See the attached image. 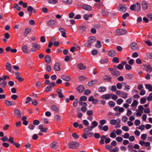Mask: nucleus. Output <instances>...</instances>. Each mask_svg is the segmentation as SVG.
I'll return each instance as SVG.
<instances>
[{
	"label": "nucleus",
	"instance_id": "nucleus-1",
	"mask_svg": "<svg viewBox=\"0 0 152 152\" xmlns=\"http://www.w3.org/2000/svg\"><path fill=\"white\" fill-rule=\"evenodd\" d=\"M96 41L95 38L93 36L89 38L88 40L85 44V46L86 47L90 48L91 47L92 43Z\"/></svg>",
	"mask_w": 152,
	"mask_h": 152
},
{
	"label": "nucleus",
	"instance_id": "nucleus-2",
	"mask_svg": "<svg viewBox=\"0 0 152 152\" xmlns=\"http://www.w3.org/2000/svg\"><path fill=\"white\" fill-rule=\"evenodd\" d=\"M146 88L149 91L152 92V86L149 84L145 85ZM147 99L148 101H151L152 100V93L149 94V96L147 97Z\"/></svg>",
	"mask_w": 152,
	"mask_h": 152
},
{
	"label": "nucleus",
	"instance_id": "nucleus-3",
	"mask_svg": "<svg viewBox=\"0 0 152 152\" xmlns=\"http://www.w3.org/2000/svg\"><path fill=\"white\" fill-rule=\"evenodd\" d=\"M79 143L76 142H71L69 143L68 146L69 148L72 149H75L77 148L79 146Z\"/></svg>",
	"mask_w": 152,
	"mask_h": 152
},
{
	"label": "nucleus",
	"instance_id": "nucleus-4",
	"mask_svg": "<svg viewBox=\"0 0 152 152\" xmlns=\"http://www.w3.org/2000/svg\"><path fill=\"white\" fill-rule=\"evenodd\" d=\"M127 31L124 29H119L116 30V33L119 35H121L125 34Z\"/></svg>",
	"mask_w": 152,
	"mask_h": 152
},
{
	"label": "nucleus",
	"instance_id": "nucleus-5",
	"mask_svg": "<svg viewBox=\"0 0 152 152\" xmlns=\"http://www.w3.org/2000/svg\"><path fill=\"white\" fill-rule=\"evenodd\" d=\"M118 11L122 12H125L126 10V7L123 4H120L117 8Z\"/></svg>",
	"mask_w": 152,
	"mask_h": 152
},
{
	"label": "nucleus",
	"instance_id": "nucleus-6",
	"mask_svg": "<svg viewBox=\"0 0 152 152\" xmlns=\"http://www.w3.org/2000/svg\"><path fill=\"white\" fill-rule=\"evenodd\" d=\"M88 100L89 102H92V103L94 104H97L99 102L98 99H94V97L92 96L88 98Z\"/></svg>",
	"mask_w": 152,
	"mask_h": 152
},
{
	"label": "nucleus",
	"instance_id": "nucleus-7",
	"mask_svg": "<svg viewBox=\"0 0 152 152\" xmlns=\"http://www.w3.org/2000/svg\"><path fill=\"white\" fill-rule=\"evenodd\" d=\"M108 55L111 57L115 56L116 54V52L113 50H110L108 51Z\"/></svg>",
	"mask_w": 152,
	"mask_h": 152
},
{
	"label": "nucleus",
	"instance_id": "nucleus-8",
	"mask_svg": "<svg viewBox=\"0 0 152 152\" xmlns=\"http://www.w3.org/2000/svg\"><path fill=\"white\" fill-rule=\"evenodd\" d=\"M14 113L15 116L17 117L20 118L21 116V113L20 111L17 109L14 110Z\"/></svg>",
	"mask_w": 152,
	"mask_h": 152
},
{
	"label": "nucleus",
	"instance_id": "nucleus-9",
	"mask_svg": "<svg viewBox=\"0 0 152 152\" xmlns=\"http://www.w3.org/2000/svg\"><path fill=\"white\" fill-rule=\"evenodd\" d=\"M38 129L40 130L41 131L43 132H46L48 130V128L46 127H44L43 125H39L38 126Z\"/></svg>",
	"mask_w": 152,
	"mask_h": 152
},
{
	"label": "nucleus",
	"instance_id": "nucleus-10",
	"mask_svg": "<svg viewBox=\"0 0 152 152\" xmlns=\"http://www.w3.org/2000/svg\"><path fill=\"white\" fill-rule=\"evenodd\" d=\"M82 8L83 9L88 11L91 10L92 9V7L91 6L86 4L83 5Z\"/></svg>",
	"mask_w": 152,
	"mask_h": 152
},
{
	"label": "nucleus",
	"instance_id": "nucleus-11",
	"mask_svg": "<svg viewBox=\"0 0 152 152\" xmlns=\"http://www.w3.org/2000/svg\"><path fill=\"white\" fill-rule=\"evenodd\" d=\"M99 129L101 130H103L105 132L107 131L108 129V126L107 125H105L103 127L102 125H99Z\"/></svg>",
	"mask_w": 152,
	"mask_h": 152
},
{
	"label": "nucleus",
	"instance_id": "nucleus-12",
	"mask_svg": "<svg viewBox=\"0 0 152 152\" xmlns=\"http://www.w3.org/2000/svg\"><path fill=\"white\" fill-rule=\"evenodd\" d=\"M54 69L55 71H59L61 69L60 64L58 63H56L54 65Z\"/></svg>",
	"mask_w": 152,
	"mask_h": 152
},
{
	"label": "nucleus",
	"instance_id": "nucleus-13",
	"mask_svg": "<svg viewBox=\"0 0 152 152\" xmlns=\"http://www.w3.org/2000/svg\"><path fill=\"white\" fill-rule=\"evenodd\" d=\"M131 48L132 50H137L138 49L137 45L135 42L132 43L131 44Z\"/></svg>",
	"mask_w": 152,
	"mask_h": 152
},
{
	"label": "nucleus",
	"instance_id": "nucleus-14",
	"mask_svg": "<svg viewBox=\"0 0 152 152\" xmlns=\"http://www.w3.org/2000/svg\"><path fill=\"white\" fill-rule=\"evenodd\" d=\"M59 31H60V32L61 34V35L63 37L65 38L66 37L65 30L64 29L62 28H59Z\"/></svg>",
	"mask_w": 152,
	"mask_h": 152
},
{
	"label": "nucleus",
	"instance_id": "nucleus-15",
	"mask_svg": "<svg viewBox=\"0 0 152 152\" xmlns=\"http://www.w3.org/2000/svg\"><path fill=\"white\" fill-rule=\"evenodd\" d=\"M91 124L92 125L89 128L90 131H91L92 129L95 127L97 126H98V124L96 121H94Z\"/></svg>",
	"mask_w": 152,
	"mask_h": 152
},
{
	"label": "nucleus",
	"instance_id": "nucleus-16",
	"mask_svg": "<svg viewBox=\"0 0 152 152\" xmlns=\"http://www.w3.org/2000/svg\"><path fill=\"white\" fill-rule=\"evenodd\" d=\"M77 91L80 93L82 92L85 89L84 86L80 85L77 88Z\"/></svg>",
	"mask_w": 152,
	"mask_h": 152
},
{
	"label": "nucleus",
	"instance_id": "nucleus-17",
	"mask_svg": "<svg viewBox=\"0 0 152 152\" xmlns=\"http://www.w3.org/2000/svg\"><path fill=\"white\" fill-rule=\"evenodd\" d=\"M61 78L63 80L66 81H69L71 80L70 77L67 75H62L61 76Z\"/></svg>",
	"mask_w": 152,
	"mask_h": 152
},
{
	"label": "nucleus",
	"instance_id": "nucleus-18",
	"mask_svg": "<svg viewBox=\"0 0 152 152\" xmlns=\"http://www.w3.org/2000/svg\"><path fill=\"white\" fill-rule=\"evenodd\" d=\"M111 74L117 77L120 75V73L119 71L117 70L116 69H114L113 70Z\"/></svg>",
	"mask_w": 152,
	"mask_h": 152
},
{
	"label": "nucleus",
	"instance_id": "nucleus-19",
	"mask_svg": "<svg viewBox=\"0 0 152 152\" xmlns=\"http://www.w3.org/2000/svg\"><path fill=\"white\" fill-rule=\"evenodd\" d=\"M51 109L53 111L56 112H58L59 110V107L55 105H51Z\"/></svg>",
	"mask_w": 152,
	"mask_h": 152
},
{
	"label": "nucleus",
	"instance_id": "nucleus-20",
	"mask_svg": "<svg viewBox=\"0 0 152 152\" xmlns=\"http://www.w3.org/2000/svg\"><path fill=\"white\" fill-rule=\"evenodd\" d=\"M56 23L55 20H51L48 22L47 24L48 26H53Z\"/></svg>",
	"mask_w": 152,
	"mask_h": 152
},
{
	"label": "nucleus",
	"instance_id": "nucleus-21",
	"mask_svg": "<svg viewBox=\"0 0 152 152\" xmlns=\"http://www.w3.org/2000/svg\"><path fill=\"white\" fill-rule=\"evenodd\" d=\"M5 102L6 104L8 106H11L12 105H15V102L10 101L8 100H5Z\"/></svg>",
	"mask_w": 152,
	"mask_h": 152
},
{
	"label": "nucleus",
	"instance_id": "nucleus-22",
	"mask_svg": "<svg viewBox=\"0 0 152 152\" xmlns=\"http://www.w3.org/2000/svg\"><path fill=\"white\" fill-rule=\"evenodd\" d=\"M145 68L146 70L149 72L152 71V67L148 64H147L145 65Z\"/></svg>",
	"mask_w": 152,
	"mask_h": 152
},
{
	"label": "nucleus",
	"instance_id": "nucleus-23",
	"mask_svg": "<svg viewBox=\"0 0 152 152\" xmlns=\"http://www.w3.org/2000/svg\"><path fill=\"white\" fill-rule=\"evenodd\" d=\"M111 97V96L109 94H106L102 96L101 98L102 99H104L105 100L109 99Z\"/></svg>",
	"mask_w": 152,
	"mask_h": 152
},
{
	"label": "nucleus",
	"instance_id": "nucleus-24",
	"mask_svg": "<svg viewBox=\"0 0 152 152\" xmlns=\"http://www.w3.org/2000/svg\"><path fill=\"white\" fill-rule=\"evenodd\" d=\"M142 8L144 10H146L148 8V6L146 2L143 1L142 2Z\"/></svg>",
	"mask_w": 152,
	"mask_h": 152
},
{
	"label": "nucleus",
	"instance_id": "nucleus-25",
	"mask_svg": "<svg viewBox=\"0 0 152 152\" xmlns=\"http://www.w3.org/2000/svg\"><path fill=\"white\" fill-rule=\"evenodd\" d=\"M6 67L7 70L11 72L12 70L11 66L10 64L8 62H7L6 64Z\"/></svg>",
	"mask_w": 152,
	"mask_h": 152
},
{
	"label": "nucleus",
	"instance_id": "nucleus-26",
	"mask_svg": "<svg viewBox=\"0 0 152 152\" xmlns=\"http://www.w3.org/2000/svg\"><path fill=\"white\" fill-rule=\"evenodd\" d=\"M111 77L108 75H105L103 77V79L104 80H106L108 82H110L111 80Z\"/></svg>",
	"mask_w": 152,
	"mask_h": 152
},
{
	"label": "nucleus",
	"instance_id": "nucleus-27",
	"mask_svg": "<svg viewBox=\"0 0 152 152\" xmlns=\"http://www.w3.org/2000/svg\"><path fill=\"white\" fill-rule=\"evenodd\" d=\"M87 28L85 26H80L78 27V29L82 32H84L86 31Z\"/></svg>",
	"mask_w": 152,
	"mask_h": 152
},
{
	"label": "nucleus",
	"instance_id": "nucleus-28",
	"mask_svg": "<svg viewBox=\"0 0 152 152\" xmlns=\"http://www.w3.org/2000/svg\"><path fill=\"white\" fill-rule=\"evenodd\" d=\"M22 50L23 52L26 54H28V53L27 47L26 45H24L22 47Z\"/></svg>",
	"mask_w": 152,
	"mask_h": 152
},
{
	"label": "nucleus",
	"instance_id": "nucleus-29",
	"mask_svg": "<svg viewBox=\"0 0 152 152\" xmlns=\"http://www.w3.org/2000/svg\"><path fill=\"white\" fill-rule=\"evenodd\" d=\"M135 6L137 11H139L140 10V5L139 3L136 2L135 4Z\"/></svg>",
	"mask_w": 152,
	"mask_h": 152
},
{
	"label": "nucleus",
	"instance_id": "nucleus-30",
	"mask_svg": "<svg viewBox=\"0 0 152 152\" xmlns=\"http://www.w3.org/2000/svg\"><path fill=\"white\" fill-rule=\"evenodd\" d=\"M58 144V142L57 141H55L51 143L50 144V147L53 149H55L56 147Z\"/></svg>",
	"mask_w": 152,
	"mask_h": 152
},
{
	"label": "nucleus",
	"instance_id": "nucleus-31",
	"mask_svg": "<svg viewBox=\"0 0 152 152\" xmlns=\"http://www.w3.org/2000/svg\"><path fill=\"white\" fill-rule=\"evenodd\" d=\"M45 62L47 63L48 64L51 61V59L50 56L49 55H46L45 57Z\"/></svg>",
	"mask_w": 152,
	"mask_h": 152
},
{
	"label": "nucleus",
	"instance_id": "nucleus-32",
	"mask_svg": "<svg viewBox=\"0 0 152 152\" xmlns=\"http://www.w3.org/2000/svg\"><path fill=\"white\" fill-rule=\"evenodd\" d=\"M105 138V136L104 135H102L100 138V140L99 141V143L101 144H103L104 143V140Z\"/></svg>",
	"mask_w": 152,
	"mask_h": 152
},
{
	"label": "nucleus",
	"instance_id": "nucleus-33",
	"mask_svg": "<svg viewBox=\"0 0 152 152\" xmlns=\"http://www.w3.org/2000/svg\"><path fill=\"white\" fill-rule=\"evenodd\" d=\"M97 81L96 80H92L88 83V85L89 86H91L96 84L97 82Z\"/></svg>",
	"mask_w": 152,
	"mask_h": 152
},
{
	"label": "nucleus",
	"instance_id": "nucleus-34",
	"mask_svg": "<svg viewBox=\"0 0 152 152\" xmlns=\"http://www.w3.org/2000/svg\"><path fill=\"white\" fill-rule=\"evenodd\" d=\"M31 31V29L29 28H26L25 31L24 33V35L25 36H27L28 34L30 33Z\"/></svg>",
	"mask_w": 152,
	"mask_h": 152
},
{
	"label": "nucleus",
	"instance_id": "nucleus-35",
	"mask_svg": "<svg viewBox=\"0 0 152 152\" xmlns=\"http://www.w3.org/2000/svg\"><path fill=\"white\" fill-rule=\"evenodd\" d=\"M112 62L115 63H118L119 62V58L116 57H114L112 60Z\"/></svg>",
	"mask_w": 152,
	"mask_h": 152
},
{
	"label": "nucleus",
	"instance_id": "nucleus-36",
	"mask_svg": "<svg viewBox=\"0 0 152 152\" xmlns=\"http://www.w3.org/2000/svg\"><path fill=\"white\" fill-rule=\"evenodd\" d=\"M57 91L58 93V95L59 96V98H61L64 97V95L61 93V89H58L57 90Z\"/></svg>",
	"mask_w": 152,
	"mask_h": 152
},
{
	"label": "nucleus",
	"instance_id": "nucleus-37",
	"mask_svg": "<svg viewBox=\"0 0 152 152\" xmlns=\"http://www.w3.org/2000/svg\"><path fill=\"white\" fill-rule=\"evenodd\" d=\"M78 67L79 69L81 70L84 69L86 68V66H84L83 64L81 63L78 64Z\"/></svg>",
	"mask_w": 152,
	"mask_h": 152
},
{
	"label": "nucleus",
	"instance_id": "nucleus-38",
	"mask_svg": "<svg viewBox=\"0 0 152 152\" xmlns=\"http://www.w3.org/2000/svg\"><path fill=\"white\" fill-rule=\"evenodd\" d=\"M106 88L104 86L100 87L98 89V91L99 92H104L106 91Z\"/></svg>",
	"mask_w": 152,
	"mask_h": 152
},
{
	"label": "nucleus",
	"instance_id": "nucleus-39",
	"mask_svg": "<svg viewBox=\"0 0 152 152\" xmlns=\"http://www.w3.org/2000/svg\"><path fill=\"white\" fill-rule=\"evenodd\" d=\"M128 150L130 151H131L132 150L133 148H134L133 145V144L132 143H130L128 146Z\"/></svg>",
	"mask_w": 152,
	"mask_h": 152
},
{
	"label": "nucleus",
	"instance_id": "nucleus-40",
	"mask_svg": "<svg viewBox=\"0 0 152 152\" xmlns=\"http://www.w3.org/2000/svg\"><path fill=\"white\" fill-rule=\"evenodd\" d=\"M78 103L80 105L82 106L83 107L87 106V104L85 102H83L82 101H78Z\"/></svg>",
	"mask_w": 152,
	"mask_h": 152
},
{
	"label": "nucleus",
	"instance_id": "nucleus-41",
	"mask_svg": "<svg viewBox=\"0 0 152 152\" xmlns=\"http://www.w3.org/2000/svg\"><path fill=\"white\" fill-rule=\"evenodd\" d=\"M115 130H114L115 131ZM116 136V135L115 133L114 132H111L110 134V137L112 138H115Z\"/></svg>",
	"mask_w": 152,
	"mask_h": 152
},
{
	"label": "nucleus",
	"instance_id": "nucleus-42",
	"mask_svg": "<svg viewBox=\"0 0 152 152\" xmlns=\"http://www.w3.org/2000/svg\"><path fill=\"white\" fill-rule=\"evenodd\" d=\"M123 84L125 85V88L124 89V90L127 89V91H128L130 89V86L129 85L126 84L125 83H123Z\"/></svg>",
	"mask_w": 152,
	"mask_h": 152
},
{
	"label": "nucleus",
	"instance_id": "nucleus-43",
	"mask_svg": "<svg viewBox=\"0 0 152 152\" xmlns=\"http://www.w3.org/2000/svg\"><path fill=\"white\" fill-rule=\"evenodd\" d=\"M119 119H118L116 120L115 119L111 120L110 121V124L113 125H114L116 124L117 121H118Z\"/></svg>",
	"mask_w": 152,
	"mask_h": 152
},
{
	"label": "nucleus",
	"instance_id": "nucleus-44",
	"mask_svg": "<svg viewBox=\"0 0 152 152\" xmlns=\"http://www.w3.org/2000/svg\"><path fill=\"white\" fill-rule=\"evenodd\" d=\"M128 94L123 92L121 93V96H120L121 97L123 98H125L127 96Z\"/></svg>",
	"mask_w": 152,
	"mask_h": 152
},
{
	"label": "nucleus",
	"instance_id": "nucleus-45",
	"mask_svg": "<svg viewBox=\"0 0 152 152\" xmlns=\"http://www.w3.org/2000/svg\"><path fill=\"white\" fill-rule=\"evenodd\" d=\"M144 109L142 105H140L138 106V110H137L138 111L141 112V113H143V110Z\"/></svg>",
	"mask_w": 152,
	"mask_h": 152
},
{
	"label": "nucleus",
	"instance_id": "nucleus-46",
	"mask_svg": "<svg viewBox=\"0 0 152 152\" xmlns=\"http://www.w3.org/2000/svg\"><path fill=\"white\" fill-rule=\"evenodd\" d=\"M7 84V82L6 81L4 80L1 83L0 85L1 87H5V86Z\"/></svg>",
	"mask_w": 152,
	"mask_h": 152
},
{
	"label": "nucleus",
	"instance_id": "nucleus-47",
	"mask_svg": "<svg viewBox=\"0 0 152 152\" xmlns=\"http://www.w3.org/2000/svg\"><path fill=\"white\" fill-rule=\"evenodd\" d=\"M108 104L111 107H114L115 105V102L112 101H109Z\"/></svg>",
	"mask_w": 152,
	"mask_h": 152
},
{
	"label": "nucleus",
	"instance_id": "nucleus-48",
	"mask_svg": "<svg viewBox=\"0 0 152 152\" xmlns=\"http://www.w3.org/2000/svg\"><path fill=\"white\" fill-rule=\"evenodd\" d=\"M87 97L86 96H81L80 97L79 101H86L87 100Z\"/></svg>",
	"mask_w": 152,
	"mask_h": 152
},
{
	"label": "nucleus",
	"instance_id": "nucleus-49",
	"mask_svg": "<svg viewBox=\"0 0 152 152\" xmlns=\"http://www.w3.org/2000/svg\"><path fill=\"white\" fill-rule=\"evenodd\" d=\"M124 102L123 100L122 99H118L117 101V103L118 105L121 104Z\"/></svg>",
	"mask_w": 152,
	"mask_h": 152
},
{
	"label": "nucleus",
	"instance_id": "nucleus-50",
	"mask_svg": "<svg viewBox=\"0 0 152 152\" xmlns=\"http://www.w3.org/2000/svg\"><path fill=\"white\" fill-rule=\"evenodd\" d=\"M32 47L37 49H40V46L39 45H37L36 43L32 44Z\"/></svg>",
	"mask_w": 152,
	"mask_h": 152
},
{
	"label": "nucleus",
	"instance_id": "nucleus-51",
	"mask_svg": "<svg viewBox=\"0 0 152 152\" xmlns=\"http://www.w3.org/2000/svg\"><path fill=\"white\" fill-rule=\"evenodd\" d=\"M116 140L118 142H121L123 140V138L120 137H117L115 138Z\"/></svg>",
	"mask_w": 152,
	"mask_h": 152
},
{
	"label": "nucleus",
	"instance_id": "nucleus-52",
	"mask_svg": "<svg viewBox=\"0 0 152 152\" xmlns=\"http://www.w3.org/2000/svg\"><path fill=\"white\" fill-rule=\"evenodd\" d=\"M138 104L137 101L136 100H134L131 104V106L132 107H134L135 106H136Z\"/></svg>",
	"mask_w": 152,
	"mask_h": 152
},
{
	"label": "nucleus",
	"instance_id": "nucleus-53",
	"mask_svg": "<svg viewBox=\"0 0 152 152\" xmlns=\"http://www.w3.org/2000/svg\"><path fill=\"white\" fill-rule=\"evenodd\" d=\"M106 123V121L104 119H102L100 120L99 121V124L100 125H102V126L104 125Z\"/></svg>",
	"mask_w": 152,
	"mask_h": 152
},
{
	"label": "nucleus",
	"instance_id": "nucleus-54",
	"mask_svg": "<svg viewBox=\"0 0 152 152\" xmlns=\"http://www.w3.org/2000/svg\"><path fill=\"white\" fill-rule=\"evenodd\" d=\"M8 141L12 143V144L13 145L14 143V142L13 140V137H10L9 139L8 140Z\"/></svg>",
	"mask_w": 152,
	"mask_h": 152
},
{
	"label": "nucleus",
	"instance_id": "nucleus-55",
	"mask_svg": "<svg viewBox=\"0 0 152 152\" xmlns=\"http://www.w3.org/2000/svg\"><path fill=\"white\" fill-rule=\"evenodd\" d=\"M58 121H60L61 119V118L60 116L59 115H56L54 117Z\"/></svg>",
	"mask_w": 152,
	"mask_h": 152
},
{
	"label": "nucleus",
	"instance_id": "nucleus-56",
	"mask_svg": "<svg viewBox=\"0 0 152 152\" xmlns=\"http://www.w3.org/2000/svg\"><path fill=\"white\" fill-rule=\"evenodd\" d=\"M57 0H48V2L50 4H55L57 2Z\"/></svg>",
	"mask_w": 152,
	"mask_h": 152
},
{
	"label": "nucleus",
	"instance_id": "nucleus-57",
	"mask_svg": "<svg viewBox=\"0 0 152 152\" xmlns=\"http://www.w3.org/2000/svg\"><path fill=\"white\" fill-rule=\"evenodd\" d=\"M122 129L124 131L127 132L129 130V128L126 126H122Z\"/></svg>",
	"mask_w": 152,
	"mask_h": 152
},
{
	"label": "nucleus",
	"instance_id": "nucleus-58",
	"mask_svg": "<svg viewBox=\"0 0 152 152\" xmlns=\"http://www.w3.org/2000/svg\"><path fill=\"white\" fill-rule=\"evenodd\" d=\"M62 1L68 4H71L72 3V0H62Z\"/></svg>",
	"mask_w": 152,
	"mask_h": 152
},
{
	"label": "nucleus",
	"instance_id": "nucleus-59",
	"mask_svg": "<svg viewBox=\"0 0 152 152\" xmlns=\"http://www.w3.org/2000/svg\"><path fill=\"white\" fill-rule=\"evenodd\" d=\"M129 16V14L128 13H126L123 15L122 17L124 19H125L127 17H128Z\"/></svg>",
	"mask_w": 152,
	"mask_h": 152
},
{
	"label": "nucleus",
	"instance_id": "nucleus-60",
	"mask_svg": "<svg viewBox=\"0 0 152 152\" xmlns=\"http://www.w3.org/2000/svg\"><path fill=\"white\" fill-rule=\"evenodd\" d=\"M34 126L32 124H29L28 125V128L31 130H33L34 128Z\"/></svg>",
	"mask_w": 152,
	"mask_h": 152
},
{
	"label": "nucleus",
	"instance_id": "nucleus-61",
	"mask_svg": "<svg viewBox=\"0 0 152 152\" xmlns=\"http://www.w3.org/2000/svg\"><path fill=\"white\" fill-rule=\"evenodd\" d=\"M146 98H141L140 99V103L141 104L145 103L146 102Z\"/></svg>",
	"mask_w": 152,
	"mask_h": 152
},
{
	"label": "nucleus",
	"instance_id": "nucleus-62",
	"mask_svg": "<svg viewBox=\"0 0 152 152\" xmlns=\"http://www.w3.org/2000/svg\"><path fill=\"white\" fill-rule=\"evenodd\" d=\"M98 51L96 50H92L91 52V54L93 55H96L98 53Z\"/></svg>",
	"mask_w": 152,
	"mask_h": 152
},
{
	"label": "nucleus",
	"instance_id": "nucleus-63",
	"mask_svg": "<svg viewBox=\"0 0 152 152\" xmlns=\"http://www.w3.org/2000/svg\"><path fill=\"white\" fill-rule=\"evenodd\" d=\"M145 90L142 89L140 91V95L142 96L144 95L145 94Z\"/></svg>",
	"mask_w": 152,
	"mask_h": 152
},
{
	"label": "nucleus",
	"instance_id": "nucleus-64",
	"mask_svg": "<svg viewBox=\"0 0 152 152\" xmlns=\"http://www.w3.org/2000/svg\"><path fill=\"white\" fill-rule=\"evenodd\" d=\"M119 151V149L117 147L114 148L113 149L110 151V152H118Z\"/></svg>",
	"mask_w": 152,
	"mask_h": 152
}]
</instances>
